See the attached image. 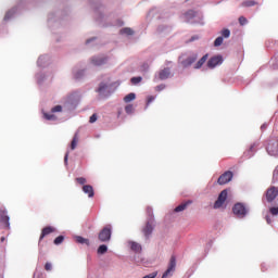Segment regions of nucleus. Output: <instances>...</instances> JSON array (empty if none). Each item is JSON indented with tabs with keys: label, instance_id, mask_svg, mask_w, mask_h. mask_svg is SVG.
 <instances>
[{
	"label": "nucleus",
	"instance_id": "nucleus-1",
	"mask_svg": "<svg viewBox=\"0 0 278 278\" xmlns=\"http://www.w3.org/2000/svg\"><path fill=\"white\" fill-rule=\"evenodd\" d=\"M100 242H110L112 238V225H106L98 235Z\"/></svg>",
	"mask_w": 278,
	"mask_h": 278
},
{
	"label": "nucleus",
	"instance_id": "nucleus-2",
	"mask_svg": "<svg viewBox=\"0 0 278 278\" xmlns=\"http://www.w3.org/2000/svg\"><path fill=\"white\" fill-rule=\"evenodd\" d=\"M177 267V258L175 255L170 256L168 267L163 274L162 278L173 277V273H175V268Z\"/></svg>",
	"mask_w": 278,
	"mask_h": 278
},
{
	"label": "nucleus",
	"instance_id": "nucleus-3",
	"mask_svg": "<svg viewBox=\"0 0 278 278\" xmlns=\"http://www.w3.org/2000/svg\"><path fill=\"white\" fill-rule=\"evenodd\" d=\"M232 212L235 216H238V218H244V216H247V214L249 213L247 206H244V204L242 203L235 204L232 207Z\"/></svg>",
	"mask_w": 278,
	"mask_h": 278
},
{
	"label": "nucleus",
	"instance_id": "nucleus-4",
	"mask_svg": "<svg viewBox=\"0 0 278 278\" xmlns=\"http://www.w3.org/2000/svg\"><path fill=\"white\" fill-rule=\"evenodd\" d=\"M277 197H278L277 187H269L266 190L265 199H266L267 203H273V201H275L277 199Z\"/></svg>",
	"mask_w": 278,
	"mask_h": 278
},
{
	"label": "nucleus",
	"instance_id": "nucleus-5",
	"mask_svg": "<svg viewBox=\"0 0 278 278\" xmlns=\"http://www.w3.org/2000/svg\"><path fill=\"white\" fill-rule=\"evenodd\" d=\"M231 179H233V173L231 170H227L219 176V178L217 179V184L219 186H225V184H229Z\"/></svg>",
	"mask_w": 278,
	"mask_h": 278
},
{
	"label": "nucleus",
	"instance_id": "nucleus-6",
	"mask_svg": "<svg viewBox=\"0 0 278 278\" xmlns=\"http://www.w3.org/2000/svg\"><path fill=\"white\" fill-rule=\"evenodd\" d=\"M226 201H227V189L223 190V191L219 193L217 200H216L215 203H214V208H215V210L220 208L222 205H225V202H226Z\"/></svg>",
	"mask_w": 278,
	"mask_h": 278
},
{
	"label": "nucleus",
	"instance_id": "nucleus-7",
	"mask_svg": "<svg viewBox=\"0 0 278 278\" xmlns=\"http://www.w3.org/2000/svg\"><path fill=\"white\" fill-rule=\"evenodd\" d=\"M97 92L100 94V97H110V94L112 93V92H110V85H108L105 83H101L99 85Z\"/></svg>",
	"mask_w": 278,
	"mask_h": 278
},
{
	"label": "nucleus",
	"instance_id": "nucleus-8",
	"mask_svg": "<svg viewBox=\"0 0 278 278\" xmlns=\"http://www.w3.org/2000/svg\"><path fill=\"white\" fill-rule=\"evenodd\" d=\"M51 233H55V227L47 226V227L42 228L41 235L39 237V244H40V242H42V240H45V238H47V236H51Z\"/></svg>",
	"mask_w": 278,
	"mask_h": 278
},
{
	"label": "nucleus",
	"instance_id": "nucleus-9",
	"mask_svg": "<svg viewBox=\"0 0 278 278\" xmlns=\"http://www.w3.org/2000/svg\"><path fill=\"white\" fill-rule=\"evenodd\" d=\"M220 64H223L222 55L212 56L207 62L208 68H216V66H218Z\"/></svg>",
	"mask_w": 278,
	"mask_h": 278
},
{
	"label": "nucleus",
	"instance_id": "nucleus-10",
	"mask_svg": "<svg viewBox=\"0 0 278 278\" xmlns=\"http://www.w3.org/2000/svg\"><path fill=\"white\" fill-rule=\"evenodd\" d=\"M108 63V58L106 56H93L91 58V64L93 66H103V64Z\"/></svg>",
	"mask_w": 278,
	"mask_h": 278
},
{
	"label": "nucleus",
	"instance_id": "nucleus-11",
	"mask_svg": "<svg viewBox=\"0 0 278 278\" xmlns=\"http://www.w3.org/2000/svg\"><path fill=\"white\" fill-rule=\"evenodd\" d=\"M198 58L199 56L197 54H192L191 56H188L186 60H184L181 62L184 68H188V66H192V64L197 62Z\"/></svg>",
	"mask_w": 278,
	"mask_h": 278
},
{
	"label": "nucleus",
	"instance_id": "nucleus-12",
	"mask_svg": "<svg viewBox=\"0 0 278 278\" xmlns=\"http://www.w3.org/2000/svg\"><path fill=\"white\" fill-rule=\"evenodd\" d=\"M168 77H170V68L165 67L159 72V79H161V81L168 79Z\"/></svg>",
	"mask_w": 278,
	"mask_h": 278
},
{
	"label": "nucleus",
	"instance_id": "nucleus-13",
	"mask_svg": "<svg viewBox=\"0 0 278 278\" xmlns=\"http://www.w3.org/2000/svg\"><path fill=\"white\" fill-rule=\"evenodd\" d=\"M142 233L147 239H149V237L153 233V224H151V222L146 224V227L142 229Z\"/></svg>",
	"mask_w": 278,
	"mask_h": 278
},
{
	"label": "nucleus",
	"instance_id": "nucleus-14",
	"mask_svg": "<svg viewBox=\"0 0 278 278\" xmlns=\"http://www.w3.org/2000/svg\"><path fill=\"white\" fill-rule=\"evenodd\" d=\"M131 251H134V253H142V245L136 241H130L128 242Z\"/></svg>",
	"mask_w": 278,
	"mask_h": 278
},
{
	"label": "nucleus",
	"instance_id": "nucleus-15",
	"mask_svg": "<svg viewBox=\"0 0 278 278\" xmlns=\"http://www.w3.org/2000/svg\"><path fill=\"white\" fill-rule=\"evenodd\" d=\"M83 192H85V194H88L89 199H92V197H94V189L90 185H84Z\"/></svg>",
	"mask_w": 278,
	"mask_h": 278
},
{
	"label": "nucleus",
	"instance_id": "nucleus-16",
	"mask_svg": "<svg viewBox=\"0 0 278 278\" xmlns=\"http://www.w3.org/2000/svg\"><path fill=\"white\" fill-rule=\"evenodd\" d=\"M188 205H192V200H189L187 202L181 203L180 205H178L175 208V212H184V210H186V207H188Z\"/></svg>",
	"mask_w": 278,
	"mask_h": 278
},
{
	"label": "nucleus",
	"instance_id": "nucleus-17",
	"mask_svg": "<svg viewBox=\"0 0 278 278\" xmlns=\"http://www.w3.org/2000/svg\"><path fill=\"white\" fill-rule=\"evenodd\" d=\"M76 242L78 244H86V247H90V240H88V239H86V238H84L81 236H77L76 237Z\"/></svg>",
	"mask_w": 278,
	"mask_h": 278
},
{
	"label": "nucleus",
	"instance_id": "nucleus-18",
	"mask_svg": "<svg viewBox=\"0 0 278 278\" xmlns=\"http://www.w3.org/2000/svg\"><path fill=\"white\" fill-rule=\"evenodd\" d=\"M0 223H3L5 227H10V217L5 213H2L0 215Z\"/></svg>",
	"mask_w": 278,
	"mask_h": 278
},
{
	"label": "nucleus",
	"instance_id": "nucleus-19",
	"mask_svg": "<svg viewBox=\"0 0 278 278\" xmlns=\"http://www.w3.org/2000/svg\"><path fill=\"white\" fill-rule=\"evenodd\" d=\"M205 62H207V54L203 55L194 65V68H201V66H203V64H205Z\"/></svg>",
	"mask_w": 278,
	"mask_h": 278
},
{
	"label": "nucleus",
	"instance_id": "nucleus-20",
	"mask_svg": "<svg viewBox=\"0 0 278 278\" xmlns=\"http://www.w3.org/2000/svg\"><path fill=\"white\" fill-rule=\"evenodd\" d=\"M242 8H253V5H257V2L254 0H247L241 3Z\"/></svg>",
	"mask_w": 278,
	"mask_h": 278
},
{
	"label": "nucleus",
	"instance_id": "nucleus-21",
	"mask_svg": "<svg viewBox=\"0 0 278 278\" xmlns=\"http://www.w3.org/2000/svg\"><path fill=\"white\" fill-rule=\"evenodd\" d=\"M136 100V93L131 92L128 93L125 98H124V102L125 103H131V101Z\"/></svg>",
	"mask_w": 278,
	"mask_h": 278
},
{
	"label": "nucleus",
	"instance_id": "nucleus-22",
	"mask_svg": "<svg viewBox=\"0 0 278 278\" xmlns=\"http://www.w3.org/2000/svg\"><path fill=\"white\" fill-rule=\"evenodd\" d=\"M77 142H79V137L76 134L71 142L72 151H75V149H77Z\"/></svg>",
	"mask_w": 278,
	"mask_h": 278
},
{
	"label": "nucleus",
	"instance_id": "nucleus-23",
	"mask_svg": "<svg viewBox=\"0 0 278 278\" xmlns=\"http://www.w3.org/2000/svg\"><path fill=\"white\" fill-rule=\"evenodd\" d=\"M119 34H125L126 36H134V29L126 27V28H122L119 30Z\"/></svg>",
	"mask_w": 278,
	"mask_h": 278
},
{
	"label": "nucleus",
	"instance_id": "nucleus-24",
	"mask_svg": "<svg viewBox=\"0 0 278 278\" xmlns=\"http://www.w3.org/2000/svg\"><path fill=\"white\" fill-rule=\"evenodd\" d=\"M104 253H108V245L102 244L98 248V254L99 255H104Z\"/></svg>",
	"mask_w": 278,
	"mask_h": 278
},
{
	"label": "nucleus",
	"instance_id": "nucleus-25",
	"mask_svg": "<svg viewBox=\"0 0 278 278\" xmlns=\"http://www.w3.org/2000/svg\"><path fill=\"white\" fill-rule=\"evenodd\" d=\"M126 114H134V104H127L125 106Z\"/></svg>",
	"mask_w": 278,
	"mask_h": 278
},
{
	"label": "nucleus",
	"instance_id": "nucleus-26",
	"mask_svg": "<svg viewBox=\"0 0 278 278\" xmlns=\"http://www.w3.org/2000/svg\"><path fill=\"white\" fill-rule=\"evenodd\" d=\"M130 81H131V84H132L134 86H137V84H140V81H142V77H140V76H138V77H132V78L130 79Z\"/></svg>",
	"mask_w": 278,
	"mask_h": 278
},
{
	"label": "nucleus",
	"instance_id": "nucleus-27",
	"mask_svg": "<svg viewBox=\"0 0 278 278\" xmlns=\"http://www.w3.org/2000/svg\"><path fill=\"white\" fill-rule=\"evenodd\" d=\"M43 117L46 118V121H55L58 118L55 117V115L49 113H45Z\"/></svg>",
	"mask_w": 278,
	"mask_h": 278
},
{
	"label": "nucleus",
	"instance_id": "nucleus-28",
	"mask_svg": "<svg viewBox=\"0 0 278 278\" xmlns=\"http://www.w3.org/2000/svg\"><path fill=\"white\" fill-rule=\"evenodd\" d=\"M75 181H77L79 186H86V184L88 182V180H86V178L84 177H78L75 179Z\"/></svg>",
	"mask_w": 278,
	"mask_h": 278
},
{
	"label": "nucleus",
	"instance_id": "nucleus-29",
	"mask_svg": "<svg viewBox=\"0 0 278 278\" xmlns=\"http://www.w3.org/2000/svg\"><path fill=\"white\" fill-rule=\"evenodd\" d=\"M222 36L223 38H229V36H231V31L227 28L222 30Z\"/></svg>",
	"mask_w": 278,
	"mask_h": 278
},
{
	"label": "nucleus",
	"instance_id": "nucleus-30",
	"mask_svg": "<svg viewBox=\"0 0 278 278\" xmlns=\"http://www.w3.org/2000/svg\"><path fill=\"white\" fill-rule=\"evenodd\" d=\"M187 18H194L197 16V12L190 10L186 13Z\"/></svg>",
	"mask_w": 278,
	"mask_h": 278
},
{
	"label": "nucleus",
	"instance_id": "nucleus-31",
	"mask_svg": "<svg viewBox=\"0 0 278 278\" xmlns=\"http://www.w3.org/2000/svg\"><path fill=\"white\" fill-rule=\"evenodd\" d=\"M223 37H217L214 41V47H220L223 45Z\"/></svg>",
	"mask_w": 278,
	"mask_h": 278
},
{
	"label": "nucleus",
	"instance_id": "nucleus-32",
	"mask_svg": "<svg viewBox=\"0 0 278 278\" xmlns=\"http://www.w3.org/2000/svg\"><path fill=\"white\" fill-rule=\"evenodd\" d=\"M269 212H270L271 216H277L278 215V206L270 207Z\"/></svg>",
	"mask_w": 278,
	"mask_h": 278
},
{
	"label": "nucleus",
	"instance_id": "nucleus-33",
	"mask_svg": "<svg viewBox=\"0 0 278 278\" xmlns=\"http://www.w3.org/2000/svg\"><path fill=\"white\" fill-rule=\"evenodd\" d=\"M64 242V236H59L54 239V244H62Z\"/></svg>",
	"mask_w": 278,
	"mask_h": 278
},
{
	"label": "nucleus",
	"instance_id": "nucleus-34",
	"mask_svg": "<svg viewBox=\"0 0 278 278\" xmlns=\"http://www.w3.org/2000/svg\"><path fill=\"white\" fill-rule=\"evenodd\" d=\"M147 71H149V63H143V64L140 66V72H141V73H147Z\"/></svg>",
	"mask_w": 278,
	"mask_h": 278
},
{
	"label": "nucleus",
	"instance_id": "nucleus-35",
	"mask_svg": "<svg viewBox=\"0 0 278 278\" xmlns=\"http://www.w3.org/2000/svg\"><path fill=\"white\" fill-rule=\"evenodd\" d=\"M52 114H55V112H62V105H55L51 109Z\"/></svg>",
	"mask_w": 278,
	"mask_h": 278
},
{
	"label": "nucleus",
	"instance_id": "nucleus-36",
	"mask_svg": "<svg viewBox=\"0 0 278 278\" xmlns=\"http://www.w3.org/2000/svg\"><path fill=\"white\" fill-rule=\"evenodd\" d=\"M165 88H166V85L161 84V85H157V86L155 87V90H156V92H162V90H164Z\"/></svg>",
	"mask_w": 278,
	"mask_h": 278
},
{
	"label": "nucleus",
	"instance_id": "nucleus-37",
	"mask_svg": "<svg viewBox=\"0 0 278 278\" xmlns=\"http://www.w3.org/2000/svg\"><path fill=\"white\" fill-rule=\"evenodd\" d=\"M153 101H155V97L149 96L148 100H147V106L151 105V103H153Z\"/></svg>",
	"mask_w": 278,
	"mask_h": 278
},
{
	"label": "nucleus",
	"instance_id": "nucleus-38",
	"mask_svg": "<svg viewBox=\"0 0 278 278\" xmlns=\"http://www.w3.org/2000/svg\"><path fill=\"white\" fill-rule=\"evenodd\" d=\"M239 23H240V25H247V23H248L247 17L240 16L239 17Z\"/></svg>",
	"mask_w": 278,
	"mask_h": 278
},
{
	"label": "nucleus",
	"instance_id": "nucleus-39",
	"mask_svg": "<svg viewBox=\"0 0 278 278\" xmlns=\"http://www.w3.org/2000/svg\"><path fill=\"white\" fill-rule=\"evenodd\" d=\"M89 123H97V114H92V115L89 117Z\"/></svg>",
	"mask_w": 278,
	"mask_h": 278
},
{
	"label": "nucleus",
	"instance_id": "nucleus-40",
	"mask_svg": "<svg viewBox=\"0 0 278 278\" xmlns=\"http://www.w3.org/2000/svg\"><path fill=\"white\" fill-rule=\"evenodd\" d=\"M53 266L51 265V263H46L45 265V270H52Z\"/></svg>",
	"mask_w": 278,
	"mask_h": 278
},
{
	"label": "nucleus",
	"instance_id": "nucleus-41",
	"mask_svg": "<svg viewBox=\"0 0 278 278\" xmlns=\"http://www.w3.org/2000/svg\"><path fill=\"white\" fill-rule=\"evenodd\" d=\"M84 75V71H79L75 74V78L79 79Z\"/></svg>",
	"mask_w": 278,
	"mask_h": 278
},
{
	"label": "nucleus",
	"instance_id": "nucleus-42",
	"mask_svg": "<svg viewBox=\"0 0 278 278\" xmlns=\"http://www.w3.org/2000/svg\"><path fill=\"white\" fill-rule=\"evenodd\" d=\"M64 163L65 164H68V152L65 154V156H64Z\"/></svg>",
	"mask_w": 278,
	"mask_h": 278
},
{
	"label": "nucleus",
	"instance_id": "nucleus-43",
	"mask_svg": "<svg viewBox=\"0 0 278 278\" xmlns=\"http://www.w3.org/2000/svg\"><path fill=\"white\" fill-rule=\"evenodd\" d=\"M266 222L268 225H270L271 220H270V216H266Z\"/></svg>",
	"mask_w": 278,
	"mask_h": 278
},
{
	"label": "nucleus",
	"instance_id": "nucleus-44",
	"mask_svg": "<svg viewBox=\"0 0 278 278\" xmlns=\"http://www.w3.org/2000/svg\"><path fill=\"white\" fill-rule=\"evenodd\" d=\"M4 18H5V21H8V18H10V12L5 14Z\"/></svg>",
	"mask_w": 278,
	"mask_h": 278
},
{
	"label": "nucleus",
	"instance_id": "nucleus-45",
	"mask_svg": "<svg viewBox=\"0 0 278 278\" xmlns=\"http://www.w3.org/2000/svg\"><path fill=\"white\" fill-rule=\"evenodd\" d=\"M0 241L5 242V237H1Z\"/></svg>",
	"mask_w": 278,
	"mask_h": 278
},
{
	"label": "nucleus",
	"instance_id": "nucleus-46",
	"mask_svg": "<svg viewBox=\"0 0 278 278\" xmlns=\"http://www.w3.org/2000/svg\"><path fill=\"white\" fill-rule=\"evenodd\" d=\"M90 42V40H87V43Z\"/></svg>",
	"mask_w": 278,
	"mask_h": 278
},
{
	"label": "nucleus",
	"instance_id": "nucleus-47",
	"mask_svg": "<svg viewBox=\"0 0 278 278\" xmlns=\"http://www.w3.org/2000/svg\"><path fill=\"white\" fill-rule=\"evenodd\" d=\"M191 40H194V37Z\"/></svg>",
	"mask_w": 278,
	"mask_h": 278
}]
</instances>
